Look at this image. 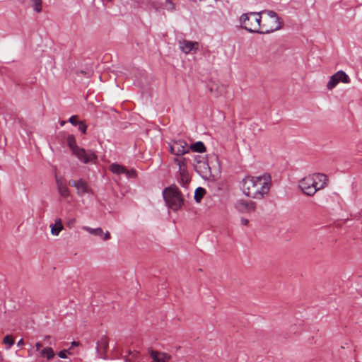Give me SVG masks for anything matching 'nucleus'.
<instances>
[{"label":"nucleus","mask_w":362,"mask_h":362,"mask_svg":"<svg viewBox=\"0 0 362 362\" xmlns=\"http://www.w3.org/2000/svg\"><path fill=\"white\" fill-rule=\"evenodd\" d=\"M272 186L270 175L247 176L241 182V191L249 199L262 200L269 194Z\"/></svg>","instance_id":"nucleus-1"},{"label":"nucleus","mask_w":362,"mask_h":362,"mask_svg":"<svg viewBox=\"0 0 362 362\" xmlns=\"http://www.w3.org/2000/svg\"><path fill=\"white\" fill-rule=\"evenodd\" d=\"M327 185V177L322 173L309 174L298 182L301 192L310 197L313 196L317 191L324 189Z\"/></svg>","instance_id":"nucleus-2"},{"label":"nucleus","mask_w":362,"mask_h":362,"mask_svg":"<svg viewBox=\"0 0 362 362\" xmlns=\"http://www.w3.org/2000/svg\"><path fill=\"white\" fill-rule=\"evenodd\" d=\"M260 31L261 34H268L279 30L282 27V22L279 17L273 11L264 10L260 11Z\"/></svg>","instance_id":"nucleus-3"},{"label":"nucleus","mask_w":362,"mask_h":362,"mask_svg":"<svg viewBox=\"0 0 362 362\" xmlns=\"http://www.w3.org/2000/svg\"><path fill=\"white\" fill-rule=\"evenodd\" d=\"M163 197L168 208L173 211L179 210L183 205V198L176 186L166 187Z\"/></svg>","instance_id":"nucleus-4"},{"label":"nucleus","mask_w":362,"mask_h":362,"mask_svg":"<svg viewBox=\"0 0 362 362\" xmlns=\"http://www.w3.org/2000/svg\"><path fill=\"white\" fill-rule=\"evenodd\" d=\"M260 12H250L243 14L240 18L242 27L250 33H259Z\"/></svg>","instance_id":"nucleus-5"},{"label":"nucleus","mask_w":362,"mask_h":362,"mask_svg":"<svg viewBox=\"0 0 362 362\" xmlns=\"http://www.w3.org/2000/svg\"><path fill=\"white\" fill-rule=\"evenodd\" d=\"M194 169L198 174L207 180H214L217 176L211 170L206 158L203 156H199L195 158Z\"/></svg>","instance_id":"nucleus-6"},{"label":"nucleus","mask_w":362,"mask_h":362,"mask_svg":"<svg viewBox=\"0 0 362 362\" xmlns=\"http://www.w3.org/2000/svg\"><path fill=\"white\" fill-rule=\"evenodd\" d=\"M174 162L178 166V174L180 182L183 186L189 183L190 176L188 172L186 158L183 157H176L174 158Z\"/></svg>","instance_id":"nucleus-7"},{"label":"nucleus","mask_w":362,"mask_h":362,"mask_svg":"<svg viewBox=\"0 0 362 362\" xmlns=\"http://www.w3.org/2000/svg\"><path fill=\"white\" fill-rule=\"evenodd\" d=\"M170 151L177 156L184 155L189 151V146L184 140H175L169 143Z\"/></svg>","instance_id":"nucleus-8"},{"label":"nucleus","mask_w":362,"mask_h":362,"mask_svg":"<svg viewBox=\"0 0 362 362\" xmlns=\"http://www.w3.org/2000/svg\"><path fill=\"white\" fill-rule=\"evenodd\" d=\"M340 82L344 83H350V78L343 71H338L330 77L327 84V88L328 90H332Z\"/></svg>","instance_id":"nucleus-9"},{"label":"nucleus","mask_w":362,"mask_h":362,"mask_svg":"<svg viewBox=\"0 0 362 362\" xmlns=\"http://www.w3.org/2000/svg\"><path fill=\"white\" fill-rule=\"evenodd\" d=\"M235 208L241 213L250 214L256 211L257 204L251 200L239 199L235 202Z\"/></svg>","instance_id":"nucleus-10"},{"label":"nucleus","mask_w":362,"mask_h":362,"mask_svg":"<svg viewBox=\"0 0 362 362\" xmlns=\"http://www.w3.org/2000/svg\"><path fill=\"white\" fill-rule=\"evenodd\" d=\"M73 153L84 163L89 162L95 163L97 158L96 156L91 151H86L83 148H78Z\"/></svg>","instance_id":"nucleus-11"},{"label":"nucleus","mask_w":362,"mask_h":362,"mask_svg":"<svg viewBox=\"0 0 362 362\" xmlns=\"http://www.w3.org/2000/svg\"><path fill=\"white\" fill-rule=\"evenodd\" d=\"M179 48L185 54L195 53L198 50L199 44L197 42L182 40L179 41Z\"/></svg>","instance_id":"nucleus-12"},{"label":"nucleus","mask_w":362,"mask_h":362,"mask_svg":"<svg viewBox=\"0 0 362 362\" xmlns=\"http://www.w3.org/2000/svg\"><path fill=\"white\" fill-rule=\"evenodd\" d=\"M69 184L76 187L77 194L81 197L83 196L85 194L93 193L91 188L85 181L82 180H78L76 181L72 180L69 182Z\"/></svg>","instance_id":"nucleus-13"},{"label":"nucleus","mask_w":362,"mask_h":362,"mask_svg":"<svg viewBox=\"0 0 362 362\" xmlns=\"http://www.w3.org/2000/svg\"><path fill=\"white\" fill-rule=\"evenodd\" d=\"M83 230H86L88 233L97 235L100 238L101 240L107 241L110 239L111 235L109 231L104 232L101 228H92L88 226H83Z\"/></svg>","instance_id":"nucleus-14"},{"label":"nucleus","mask_w":362,"mask_h":362,"mask_svg":"<svg viewBox=\"0 0 362 362\" xmlns=\"http://www.w3.org/2000/svg\"><path fill=\"white\" fill-rule=\"evenodd\" d=\"M149 353L153 359L152 362H169L171 358L169 354L164 352L151 350Z\"/></svg>","instance_id":"nucleus-15"},{"label":"nucleus","mask_w":362,"mask_h":362,"mask_svg":"<svg viewBox=\"0 0 362 362\" xmlns=\"http://www.w3.org/2000/svg\"><path fill=\"white\" fill-rule=\"evenodd\" d=\"M56 182L60 196L64 198L68 197L70 195V192L66 183L59 177L56 178Z\"/></svg>","instance_id":"nucleus-16"},{"label":"nucleus","mask_w":362,"mask_h":362,"mask_svg":"<svg viewBox=\"0 0 362 362\" xmlns=\"http://www.w3.org/2000/svg\"><path fill=\"white\" fill-rule=\"evenodd\" d=\"M51 234L54 236H58L64 229L63 223L61 218H56L54 223L49 226Z\"/></svg>","instance_id":"nucleus-17"},{"label":"nucleus","mask_w":362,"mask_h":362,"mask_svg":"<svg viewBox=\"0 0 362 362\" xmlns=\"http://www.w3.org/2000/svg\"><path fill=\"white\" fill-rule=\"evenodd\" d=\"M108 347V340L105 337H103L97 343V351L100 354H105Z\"/></svg>","instance_id":"nucleus-18"},{"label":"nucleus","mask_w":362,"mask_h":362,"mask_svg":"<svg viewBox=\"0 0 362 362\" xmlns=\"http://www.w3.org/2000/svg\"><path fill=\"white\" fill-rule=\"evenodd\" d=\"M162 8L169 13H173L176 10V5L173 0H165L162 3Z\"/></svg>","instance_id":"nucleus-19"},{"label":"nucleus","mask_w":362,"mask_h":362,"mask_svg":"<svg viewBox=\"0 0 362 362\" xmlns=\"http://www.w3.org/2000/svg\"><path fill=\"white\" fill-rule=\"evenodd\" d=\"M30 6L33 10L36 13H41L42 11V0H30Z\"/></svg>","instance_id":"nucleus-20"},{"label":"nucleus","mask_w":362,"mask_h":362,"mask_svg":"<svg viewBox=\"0 0 362 362\" xmlns=\"http://www.w3.org/2000/svg\"><path fill=\"white\" fill-rule=\"evenodd\" d=\"M125 168L119 164L113 163L110 166V170L115 174H124Z\"/></svg>","instance_id":"nucleus-21"},{"label":"nucleus","mask_w":362,"mask_h":362,"mask_svg":"<svg viewBox=\"0 0 362 362\" xmlns=\"http://www.w3.org/2000/svg\"><path fill=\"white\" fill-rule=\"evenodd\" d=\"M42 356H45L47 359H51L54 356V353L51 347H47L40 351Z\"/></svg>","instance_id":"nucleus-22"},{"label":"nucleus","mask_w":362,"mask_h":362,"mask_svg":"<svg viewBox=\"0 0 362 362\" xmlns=\"http://www.w3.org/2000/svg\"><path fill=\"white\" fill-rule=\"evenodd\" d=\"M189 149H192L196 152H204L205 151V146L201 141H198L189 146Z\"/></svg>","instance_id":"nucleus-23"},{"label":"nucleus","mask_w":362,"mask_h":362,"mask_svg":"<svg viewBox=\"0 0 362 362\" xmlns=\"http://www.w3.org/2000/svg\"><path fill=\"white\" fill-rule=\"evenodd\" d=\"M206 191L202 187H198L194 192V199L197 202H199L204 197Z\"/></svg>","instance_id":"nucleus-24"},{"label":"nucleus","mask_w":362,"mask_h":362,"mask_svg":"<svg viewBox=\"0 0 362 362\" xmlns=\"http://www.w3.org/2000/svg\"><path fill=\"white\" fill-rule=\"evenodd\" d=\"M68 144L69 148H71L72 153L76 151L78 148H79L76 143L75 139L73 136H69L68 137Z\"/></svg>","instance_id":"nucleus-25"},{"label":"nucleus","mask_w":362,"mask_h":362,"mask_svg":"<svg viewBox=\"0 0 362 362\" xmlns=\"http://www.w3.org/2000/svg\"><path fill=\"white\" fill-rule=\"evenodd\" d=\"M3 342L4 344H8V347L7 349H8L11 346L14 344V339L11 335H6L3 339Z\"/></svg>","instance_id":"nucleus-26"},{"label":"nucleus","mask_w":362,"mask_h":362,"mask_svg":"<svg viewBox=\"0 0 362 362\" xmlns=\"http://www.w3.org/2000/svg\"><path fill=\"white\" fill-rule=\"evenodd\" d=\"M124 174H125L129 177H134L136 175V171L134 170H127L124 169Z\"/></svg>","instance_id":"nucleus-27"},{"label":"nucleus","mask_w":362,"mask_h":362,"mask_svg":"<svg viewBox=\"0 0 362 362\" xmlns=\"http://www.w3.org/2000/svg\"><path fill=\"white\" fill-rule=\"evenodd\" d=\"M78 129L83 133V134H86V129H87V126L85 124V123L83 122H80L78 123Z\"/></svg>","instance_id":"nucleus-28"},{"label":"nucleus","mask_w":362,"mask_h":362,"mask_svg":"<svg viewBox=\"0 0 362 362\" xmlns=\"http://www.w3.org/2000/svg\"><path fill=\"white\" fill-rule=\"evenodd\" d=\"M69 122L74 126L78 124L79 122H78V117L76 115L71 116L69 118Z\"/></svg>","instance_id":"nucleus-29"},{"label":"nucleus","mask_w":362,"mask_h":362,"mask_svg":"<svg viewBox=\"0 0 362 362\" xmlns=\"http://www.w3.org/2000/svg\"><path fill=\"white\" fill-rule=\"evenodd\" d=\"M68 352V351L66 350H63V351H61L59 353V356L62 358H66L67 357L66 356V353Z\"/></svg>","instance_id":"nucleus-30"},{"label":"nucleus","mask_w":362,"mask_h":362,"mask_svg":"<svg viewBox=\"0 0 362 362\" xmlns=\"http://www.w3.org/2000/svg\"><path fill=\"white\" fill-rule=\"evenodd\" d=\"M240 221H241V223L245 226H247L249 223V221L244 218H241Z\"/></svg>","instance_id":"nucleus-31"},{"label":"nucleus","mask_w":362,"mask_h":362,"mask_svg":"<svg viewBox=\"0 0 362 362\" xmlns=\"http://www.w3.org/2000/svg\"><path fill=\"white\" fill-rule=\"evenodd\" d=\"M42 346V344L40 343V342H37L35 344V347H36V349L37 351H39Z\"/></svg>","instance_id":"nucleus-32"},{"label":"nucleus","mask_w":362,"mask_h":362,"mask_svg":"<svg viewBox=\"0 0 362 362\" xmlns=\"http://www.w3.org/2000/svg\"><path fill=\"white\" fill-rule=\"evenodd\" d=\"M23 344H24V341H23V339H20V340L18 341V343H17V345H18V346H23Z\"/></svg>","instance_id":"nucleus-33"},{"label":"nucleus","mask_w":362,"mask_h":362,"mask_svg":"<svg viewBox=\"0 0 362 362\" xmlns=\"http://www.w3.org/2000/svg\"><path fill=\"white\" fill-rule=\"evenodd\" d=\"M79 345V343L78 342H76V341H72L71 342V346L70 349H72L74 346H77Z\"/></svg>","instance_id":"nucleus-34"},{"label":"nucleus","mask_w":362,"mask_h":362,"mask_svg":"<svg viewBox=\"0 0 362 362\" xmlns=\"http://www.w3.org/2000/svg\"><path fill=\"white\" fill-rule=\"evenodd\" d=\"M137 355H138V353H136V354H133V358H136Z\"/></svg>","instance_id":"nucleus-35"},{"label":"nucleus","mask_w":362,"mask_h":362,"mask_svg":"<svg viewBox=\"0 0 362 362\" xmlns=\"http://www.w3.org/2000/svg\"><path fill=\"white\" fill-rule=\"evenodd\" d=\"M28 355L30 356H32V352L30 351V350L28 351Z\"/></svg>","instance_id":"nucleus-36"},{"label":"nucleus","mask_w":362,"mask_h":362,"mask_svg":"<svg viewBox=\"0 0 362 362\" xmlns=\"http://www.w3.org/2000/svg\"><path fill=\"white\" fill-rule=\"evenodd\" d=\"M64 122H62L61 125H64Z\"/></svg>","instance_id":"nucleus-37"}]
</instances>
